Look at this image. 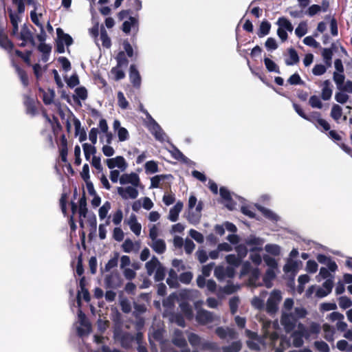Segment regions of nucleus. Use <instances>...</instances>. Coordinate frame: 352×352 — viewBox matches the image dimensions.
<instances>
[{"mask_svg": "<svg viewBox=\"0 0 352 352\" xmlns=\"http://www.w3.org/2000/svg\"><path fill=\"white\" fill-rule=\"evenodd\" d=\"M123 280L120 274L116 271L106 275L104 283L107 288L118 289L122 285Z\"/></svg>", "mask_w": 352, "mask_h": 352, "instance_id": "7ed1b4c3", "label": "nucleus"}, {"mask_svg": "<svg viewBox=\"0 0 352 352\" xmlns=\"http://www.w3.org/2000/svg\"><path fill=\"white\" fill-rule=\"evenodd\" d=\"M32 36V33L26 24H24L21 30L19 35L17 38L21 39L22 41H27V40Z\"/></svg>", "mask_w": 352, "mask_h": 352, "instance_id": "ea45409f", "label": "nucleus"}, {"mask_svg": "<svg viewBox=\"0 0 352 352\" xmlns=\"http://www.w3.org/2000/svg\"><path fill=\"white\" fill-rule=\"evenodd\" d=\"M117 190L118 195L124 199L128 198L135 199L138 196V190L133 186L118 187Z\"/></svg>", "mask_w": 352, "mask_h": 352, "instance_id": "1a4fd4ad", "label": "nucleus"}, {"mask_svg": "<svg viewBox=\"0 0 352 352\" xmlns=\"http://www.w3.org/2000/svg\"><path fill=\"white\" fill-rule=\"evenodd\" d=\"M153 250L157 254H163L166 251V243L163 239H157L153 241L151 245Z\"/></svg>", "mask_w": 352, "mask_h": 352, "instance_id": "bb28decb", "label": "nucleus"}, {"mask_svg": "<svg viewBox=\"0 0 352 352\" xmlns=\"http://www.w3.org/2000/svg\"><path fill=\"white\" fill-rule=\"evenodd\" d=\"M120 183L122 185L127 184H132L134 187H138L140 184V177L135 173H131L129 174L124 173L121 175L119 179Z\"/></svg>", "mask_w": 352, "mask_h": 352, "instance_id": "0eeeda50", "label": "nucleus"}, {"mask_svg": "<svg viewBox=\"0 0 352 352\" xmlns=\"http://www.w3.org/2000/svg\"><path fill=\"white\" fill-rule=\"evenodd\" d=\"M146 113L151 118V119L152 120V122H153V129H152L153 131H152V133L154 135L155 139L157 140H160V141H163L164 140V135L165 134H164L162 129L159 125V124L157 122H156V121L151 118V116L148 113L147 111H146Z\"/></svg>", "mask_w": 352, "mask_h": 352, "instance_id": "f3484780", "label": "nucleus"}, {"mask_svg": "<svg viewBox=\"0 0 352 352\" xmlns=\"http://www.w3.org/2000/svg\"><path fill=\"white\" fill-rule=\"evenodd\" d=\"M180 307L182 313L188 318V319H191L193 312L190 305L188 302H182L180 305Z\"/></svg>", "mask_w": 352, "mask_h": 352, "instance_id": "3c124183", "label": "nucleus"}, {"mask_svg": "<svg viewBox=\"0 0 352 352\" xmlns=\"http://www.w3.org/2000/svg\"><path fill=\"white\" fill-rule=\"evenodd\" d=\"M183 203L179 201L172 208H170L168 214V219L170 221L172 222H175L177 221L179 212L183 208Z\"/></svg>", "mask_w": 352, "mask_h": 352, "instance_id": "2eb2a0df", "label": "nucleus"}, {"mask_svg": "<svg viewBox=\"0 0 352 352\" xmlns=\"http://www.w3.org/2000/svg\"><path fill=\"white\" fill-rule=\"evenodd\" d=\"M256 207L263 214V215L267 219H269L272 221H276V222L278 221V219H279L278 216L276 214H275L274 212H273L272 210H270V209H267V208H266L262 206L258 205V204L256 205Z\"/></svg>", "mask_w": 352, "mask_h": 352, "instance_id": "6ab92c4d", "label": "nucleus"}, {"mask_svg": "<svg viewBox=\"0 0 352 352\" xmlns=\"http://www.w3.org/2000/svg\"><path fill=\"white\" fill-rule=\"evenodd\" d=\"M66 82L69 87L74 88L80 84V80L77 74H72L69 78L66 80Z\"/></svg>", "mask_w": 352, "mask_h": 352, "instance_id": "338daca9", "label": "nucleus"}, {"mask_svg": "<svg viewBox=\"0 0 352 352\" xmlns=\"http://www.w3.org/2000/svg\"><path fill=\"white\" fill-rule=\"evenodd\" d=\"M298 268V263L292 259L288 260L287 263L283 267V271L285 273L296 272Z\"/></svg>", "mask_w": 352, "mask_h": 352, "instance_id": "37998d69", "label": "nucleus"}, {"mask_svg": "<svg viewBox=\"0 0 352 352\" xmlns=\"http://www.w3.org/2000/svg\"><path fill=\"white\" fill-rule=\"evenodd\" d=\"M281 300L282 296L280 292L277 289L273 290L266 302L265 307L266 312L270 315L276 314L278 309V304Z\"/></svg>", "mask_w": 352, "mask_h": 352, "instance_id": "f03ea898", "label": "nucleus"}, {"mask_svg": "<svg viewBox=\"0 0 352 352\" xmlns=\"http://www.w3.org/2000/svg\"><path fill=\"white\" fill-rule=\"evenodd\" d=\"M307 32V25L305 22H301L295 30V34L298 38L305 36Z\"/></svg>", "mask_w": 352, "mask_h": 352, "instance_id": "de8ad7c7", "label": "nucleus"}, {"mask_svg": "<svg viewBox=\"0 0 352 352\" xmlns=\"http://www.w3.org/2000/svg\"><path fill=\"white\" fill-rule=\"evenodd\" d=\"M56 34H57V40L61 41L62 43L66 45L67 47H69L73 43L72 37L63 32V30L60 28H58L56 29Z\"/></svg>", "mask_w": 352, "mask_h": 352, "instance_id": "dca6fc26", "label": "nucleus"}, {"mask_svg": "<svg viewBox=\"0 0 352 352\" xmlns=\"http://www.w3.org/2000/svg\"><path fill=\"white\" fill-rule=\"evenodd\" d=\"M226 260L228 264L234 265L235 267L239 266L241 262V259L235 254L227 255L226 257Z\"/></svg>", "mask_w": 352, "mask_h": 352, "instance_id": "5fc2aeb1", "label": "nucleus"}, {"mask_svg": "<svg viewBox=\"0 0 352 352\" xmlns=\"http://www.w3.org/2000/svg\"><path fill=\"white\" fill-rule=\"evenodd\" d=\"M82 148L87 160H89L91 155H94L96 153V147L87 143L82 144Z\"/></svg>", "mask_w": 352, "mask_h": 352, "instance_id": "a19ab883", "label": "nucleus"}, {"mask_svg": "<svg viewBox=\"0 0 352 352\" xmlns=\"http://www.w3.org/2000/svg\"><path fill=\"white\" fill-rule=\"evenodd\" d=\"M173 178V175L170 174L168 175H159L153 177L151 179V188H160V184L162 180L165 179Z\"/></svg>", "mask_w": 352, "mask_h": 352, "instance_id": "a878e982", "label": "nucleus"}, {"mask_svg": "<svg viewBox=\"0 0 352 352\" xmlns=\"http://www.w3.org/2000/svg\"><path fill=\"white\" fill-rule=\"evenodd\" d=\"M138 25V19L133 16H129V21H125L122 23V30L124 33L129 34L131 32V27L135 26Z\"/></svg>", "mask_w": 352, "mask_h": 352, "instance_id": "c756f323", "label": "nucleus"}, {"mask_svg": "<svg viewBox=\"0 0 352 352\" xmlns=\"http://www.w3.org/2000/svg\"><path fill=\"white\" fill-rule=\"evenodd\" d=\"M117 98L119 107L122 109H127L129 107V102L125 98L124 95L122 91H118Z\"/></svg>", "mask_w": 352, "mask_h": 352, "instance_id": "4d7b16f0", "label": "nucleus"}, {"mask_svg": "<svg viewBox=\"0 0 352 352\" xmlns=\"http://www.w3.org/2000/svg\"><path fill=\"white\" fill-rule=\"evenodd\" d=\"M331 48H324L322 50V57L324 60L325 63L327 66H331V59L333 56V48H334L335 45L333 43L331 45Z\"/></svg>", "mask_w": 352, "mask_h": 352, "instance_id": "c9c22d12", "label": "nucleus"}, {"mask_svg": "<svg viewBox=\"0 0 352 352\" xmlns=\"http://www.w3.org/2000/svg\"><path fill=\"white\" fill-rule=\"evenodd\" d=\"M323 330L325 333L324 338L329 342L333 341L334 331L331 329V326L328 324H324L323 325Z\"/></svg>", "mask_w": 352, "mask_h": 352, "instance_id": "69168bd1", "label": "nucleus"}, {"mask_svg": "<svg viewBox=\"0 0 352 352\" xmlns=\"http://www.w3.org/2000/svg\"><path fill=\"white\" fill-rule=\"evenodd\" d=\"M100 39L104 47L109 48L111 46V39L103 26H102L100 28Z\"/></svg>", "mask_w": 352, "mask_h": 352, "instance_id": "58836bf2", "label": "nucleus"}, {"mask_svg": "<svg viewBox=\"0 0 352 352\" xmlns=\"http://www.w3.org/2000/svg\"><path fill=\"white\" fill-rule=\"evenodd\" d=\"M166 276V268L161 264L157 269L155 270L154 276L155 280L156 282L162 281Z\"/></svg>", "mask_w": 352, "mask_h": 352, "instance_id": "79ce46f5", "label": "nucleus"}, {"mask_svg": "<svg viewBox=\"0 0 352 352\" xmlns=\"http://www.w3.org/2000/svg\"><path fill=\"white\" fill-rule=\"evenodd\" d=\"M196 320L201 324H206L212 322L213 318L211 312L205 309H200L197 312Z\"/></svg>", "mask_w": 352, "mask_h": 352, "instance_id": "f8f14e48", "label": "nucleus"}, {"mask_svg": "<svg viewBox=\"0 0 352 352\" xmlns=\"http://www.w3.org/2000/svg\"><path fill=\"white\" fill-rule=\"evenodd\" d=\"M118 253H116L115 256L111 258L104 266V270L106 272L110 271L111 269L116 267L118 265Z\"/></svg>", "mask_w": 352, "mask_h": 352, "instance_id": "680f3d73", "label": "nucleus"}, {"mask_svg": "<svg viewBox=\"0 0 352 352\" xmlns=\"http://www.w3.org/2000/svg\"><path fill=\"white\" fill-rule=\"evenodd\" d=\"M14 54L18 57L22 58L26 65H28V66L31 65L30 57L32 55V51L26 50L25 52H23L19 50H15Z\"/></svg>", "mask_w": 352, "mask_h": 352, "instance_id": "f704fd0d", "label": "nucleus"}, {"mask_svg": "<svg viewBox=\"0 0 352 352\" xmlns=\"http://www.w3.org/2000/svg\"><path fill=\"white\" fill-rule=\"evenodd\" d=\"M169 277L166 279V283L169 285L170 287L176 288L178 287L177 282V275L175 271L173 269H170L168 272Z\"/></svg>", "mask_w": 352, "mask_h": 352, "instance_id": "7c9ffc66", "label": "nucleus"}, {"mask_svg": "<svg viewBox=\"0 0 352 352\" xmlns=\"http://www.w3.org/2000/svg\"><path fill=\"white\" fill-rule=\"evenodd\" d=\"M320 119L321 115L319 112L317 111L311 112L309 115H307L305 118V120H308L316 125Z\"/></svg>", "mask_w": 352, "mask_h": 352, "instance_id": "0e129e2a", "label": "nucleus"}, {"mask_svg": "<svg viewBox=\"0 0 352 352\" xmlns=\"http://www.w3.org/2000/svg\"><path fill=\"white\" fill-rule=\"evenodd\" d=\"M287 83L291 85H305V82L301 79L300 75L298 73L292 74L287 80Z\"/></svg>", "mask_w": 352, "mask_h": 352, "instance_id": "c03bdc74", "label": "nucleus"}, {"mask_svg": "<svg viewBox=\"0 0 352 352\" xmlns=\"http://www.w3.org/2000/svg\"><path fill=\"white\" fill-rule=\"evenodd\" d=\"M314 346L320 352H329V345L324 341H316Z\"/></svg>", "mask_w": 352, "mask_h": 352, "instance_id": "774afa93", "label": "nucleus"}, {"mask_svg": "<svg viewBox=\"0 0 352 352\" xmlns=\"http://www.w3.org/2000/svg\"><path fill=\"white\" fill-rule=\"evenodd\" d=\"M331 86V82L329 80H326L323 82L321 97L324 100H329L332 96L333 91Z\"/></svg>", "mask_w": 352, "mask_h": 352, "instance_id": "5701e85b", "label": "nucleus"}, {"mask_svg": "<svg viewBox=\"0 0 352 352\" xmlns=\"http://www.w3.org/2000/svg\"><path fill=\"white\" fill-rule=\"evenodd\" d=\"M280 322L285 331L289 333L296 327V318L292 314L283 313L280 318Z\"/></svg>", "mask_w": 352, "mask_h": 352, "instance_id": "39448f33", "label": "nucleus"}, {"mask_svg": "<svg viewBox=\"0 0 352 352\" xmlns=\"http://www.w3.org/2000/svg\"><path fill=\"white\" fill-rule=\"evenodd\" d=\"M192 277L193 275L191 272H186L180 274L179 280L184 284H189L191 282Z\"/></svg>", "mask_w": 352, "mask_h": 352, "instance_id": "e2e57ef3", "label": "nucleus"}, {"mask_svg": "<svg viewBox=\"0 0 352 352\" xmlns=\"http://www.w3.org/2000/svg\"><path fill=\"white\" fill-rule=\"evenodd\" d=\"M117 338L119 339L122 347L125 349H131L135 341L134 336L129 332H122L117 336Z\"/></svg>", "mask_w": 352, "mask_h": 352, "instance_id": "9d476101", "label": "nucleus"}, {"mask_svg": "<svg viewBox=\"0 0 352 352\" xmlns=\"http://www.w3.org/2000/svg\"><path fill=\"white\" fill-rule=\"evenodd\" d=\"M276 274L273 270H267L265 276L263 278V280L265 285L267 288H270L272 286V280L275 278Z\"/></svg>", "mask_w": 352, "mask_h": 352, "instance_id": "4c0bfd02", "label": "nucleus"}, {"mask_svg": "<svg viewBox=\"0 0 352 352\" xmlns=\"http://www.w3.org/2000/svg\"><path fill=\"white\" fill-rule=\"evenodd\" d=\"M120 67H118L116 66L113 67L111 70V74L114 76L115 80H120L125 77V73L124 71L120 69Z\"/></svg>", "mask_w": 352, "mask_h": 352, "instance_id": "052dcab7", "label": "nucleus"}, {"mask_svg": "<svg viewBox=\"0 0 352 352\" xmlns=\"http://www.w3.org/2000/svg\"><path fill=\"white\" fill-rule=\"evenodd\" d=\"M40 92L43 93V101L45 104L49 105L52 103L55 93L54 90L50 89L49 92H46L43 88L38 89Z\"/></svg>", "mask_w": 352, "mask_h": 352, "instance_id": "cd10ccee", "label": "nucleus"}, {"mask_svg": "<svg viewBox=\"0 0 352 352\" xmlns=\"http://www.w3.org/2000/svg\"><path fill=\"white\" fill-rule=\"evenodd\" d=\"M271 27V23L268 21L263 20V21H261L259 25V28L256 32L259 38H263L265 36L267 35L270 32Z\"/></svg>", "mask_w": 352, "mask_h": 352, "instance_id": "4be33fe9", "label": "nucleus"}, {"mask_svg": "<svg viewBox=\"0 0 352 352\" xmlns=\"http://www.w3.org/2000/svg\"><path fill=\"white\" fill-rule=\"evenodd\" d=\"M239 303V298L238 296H234L229 300V307L232 314H234L238 309Z\"/></svg>", "mask_w": 352, "mask_h": 352, "instance_id": "13d9d810", "label": "nucleus"}, {"mask_svg": "<svg viewBox=\"0 0 352 352\" xmlns=\"http://www.w3.org/2000/svg\"><path fill=\"white\" fill-rule=\"evenodd\" d=\"M116 60L118 67H126L129 64V60L124 51H120L118 53Z\"/></svg>", "mask_w": 352, "mask_h": 352, "instance_id": "e433bc0d", "label": "nucleus"}, {"mask_svg": "<svg viewBox=\"0 0 352 352\" xmlns=\"http://www.w3.org/2000/svg\"><path fill=\"white\" fill-rule=\"evenodd\" d=\"M333 78L336 82L338 89L341 88V86L344 82L345 76L342 73H338L337 72H333Z\"/></svg>", "mask_w": 352, "mask_h": 352, "instance_id": "6e6d98bb", "label": "nucleus"}, {"mask_svg": "<svg viewBox=\"0 0 352 352\" xmlns=\"http://www.w3.org/2000/svg\"><path fill=\"white\" fill-rule=\"evenodd\" d=\"M245 243L247 245L258 246L262 245L263 240L258 237L255 236L254 235H250L245 239Z\"/></svg>", "mask_w": 352, "mask_h": 352, "instance_id": "09e8293b", "label": "nucleus"}, {"mask_svg": "<svg viewBox=\"0 0 352 352\" xmlns=\"http://www.w3.org/2000/svg\"><path fill=\"white\" fill-rule=\"evenodd\" d=\"M16 72L23 85L26 87L29 85V78L27 72L19 65L15 66Z\"/></svg>", "mask_w": 352, "mask_h": 352, "instance_id": "c85d7f7f", "label": "nucleus"}, {"mask_svg": "<svg viewBox=\"0 0 352 352\" xmlns=\"http://www.w3.org/2000/svg\"><path fill=\"white\" fill-rule=\"evenodd\" d=\"M129 79L133 86L140 88L141 85V76L135 65H131L129 68Z\"/></svg>", "mask_w": 352, "mask_h": 352, "instance_id": "9b49d317", "label": "nucleus"}, {"mask_svg": "<svg viewBox=\"0 0 352 352\" xmlns=\"http://www.w3.org/2000/svg\"><path fill=\"white\" fill-rule=\"evenodd\" d=\"M172 157L181 162H186L187 157L175 146H173V150L170 151Z\"/></svg>", "mask_w": 352, "mask_h": 352, "instance_id": "a18cd8bd", "label": "nucleus"}, {"mask_svg": "<svg viewBox=\"0 0 352 352\" xmlns=\"http://www.w3.org/2000/svg\"><path fill=\"white\" fill-rule=\"evenodd\" d=\"M160 265L161 263L159 261L158 258L155 256H153L145 265L148 275L151 276Z\"/></svg>", "mask_w": 352, "mask_h": 352, "instance_id": "a211bd4d", "label": "nucleus"}, {"mask_svg": "<svg viewBox=\"0 0 352 352\" xmlns=\"http://www.w3.org/2000/svg\"><path fill=\"white\" fill-rule=\"evenodd\" d=\"M145 170L146 173H155L158 172L157 163L153 160L148 161L145 164Z\"/></svg>", "mask_w": 352, "mask_h": 352, "instance_id": "8fccbe9b", "label": "nucleus"}, {"mask_svg": "<svg viewBox=\"0 0 352 352\" xmlns=\"http://www.w3.org/2000/svg\"><path fill=\"white\" fill-rule=\"evenodd\" d=\"M264 63L268 72H276L277 74L280 73L278 66L270 58L265 57L264 58Z\"/></svg>", "mask_w": 352, "mask_h": 352, "instance_id": "72a5a7b5", "label": "nucleus"}, {"mask_svg": "<svg viewBox=\"0 0 352 352\" xmlns=\"http://www.w3.org/2000/svg\"><path fill=\"white\" fill-rule=\"evenodd\" d=\"M203 209V203L201 201H199L197 206H196V208H195V213L194 212H189V214H188V219H189V221H191V222H198L200 220V218H201V212Z\"/></svg>", "mask_w": 352, "mask_h": 352, "instance_id": "393cba45", "label": "nucleus"}, {"mask_svg": "<svg viewBox=\"0 0 352 352\" xmlns=\"http://www.w3.org/2000/svg\"><path fill=\"white\" fill-rule=\"evenodd\" d=\"M78 318H79L80 324L86 328V330L81 327L78 328V329H77L78 333L79 336H82L85 335L86 333H89L90 331L91 324L87 320L86 315L82 311H79Z\"/></svg>", "mask_w": 352, "mask_h": 352, "instance_id": "ddd939ff", "label": "nucleus"}, {"mask_svg": "<svg viewBox=\"0 0 352 352\" xmlns=\"http://www.w3.org/2000/svg\"><path fill=\"white\" fill-rule=\"evenodd\" d=\"M87 223L90 227V236L91 233H95L96 232L97 228V220L94 214H92L91 216L88 217Z\"/></svg>", "mask_w": 352, "mask_h": 352, "instance_id": "bf43d9fd", "label": "nucleus"}, {"mask_svg": "<svg viewBox=\"0 0 352 352\" xmlns=\"http://www.w3.org/2000/svg\"><path fill=\"white\" fill-rule=\"evenodd\" d=\"M287 51L289 54V58L285 59V64L288 66H290L299 63L300 59L296 50L293 47H290Z\"/></svg>", "mask_w": 352, "mask_h": 352, "instance_id": "aec40b11", "label": "nucleus"}, {"mask_svg": "<svg viewBox=\"0 0 352 352\" xmlns=\"http://www.w3.org/2000/svg\"><path fill=\"white\" fill-rule=\"evenodd\" d=\"M76 95L73 96L74 100L78 104H81L80 99L85 100L87 98V90L85 87H77L75 89Z\"/></svg>", "mask_w": 352, "mask_h": 352, "instance_id": "412c9836", "label": "nucleus"}, {"mask_svg": "<svg viewBox=\"0 0 352 352\" xmlns=\"http://www.w3.org/2000/svg\"><path fill=\"white\" fill-rule=\"evenodd\" d=\"M87 212L88 209L87 208V198L85 196V192L83 190L82 195L79 200L78 213L80 217L85 218L87 217Z\"/></svg>", "mask_w": 352, "mask_h": 352, "instance_id": "b1692460", "label": "nucleus"}, {"mask_svg": "<svg viewBox=\"0 0 352 352\" xmlns=\"http://www.w3.org/2000/svg\"><path fill=\"white\" fill-rule=\"evenodd\" d=\"M174 345L182 348L187 346V342L184 336L183 332L179 329H175L172 338Z\"/></svg>", "mask_w": 352, "mask_h": 352, "instance_id": "4468645a", "label": "nucleus"}, {"mask_svg": "<svg viewBox=\"0 0 352 352\" xmlns=\"http://www.w3.org/2000/svg\"><path fill=\"white\" fill-rule=\"evenodd\" d=\"M342 109L338 104H333L331 111V116L333 120L338 121L342 116Z\"/></svg>", "mask_w": 352, "mask_h": 352, "instance_id": "49530a36", "label": "nucleus"}, {"mask_svg": "<svg viewBox=\"0 0 352 352\" xmlns=\"http://www.w3.org/2000/svg\"><path fill=\"white\" fill-rule=\"evenodd\" d=\"M239 287L238 285H234L232 283H228L223 287L220 288V291L226 294H232L236 292L239 289Z\"/></svg>", "mask_w": 352, "mask_h": 352, "instance_id": "864d4df0", "label": "nucleus"}, {"mask_svg": "<svg viewBox=\"0 0 352 352\" xmlns=\"http://www.w3.org/2000/svg\"><path fill=\"white\" fill-rule=\"evenodd\" d=\"M278 26L277 30V35L281 40L285 42L288 38V34L287 32H292L294 26L291 21L285 16L279 17L276 23Z\"/></svg>", "mask_w": 352, "mask_h": 352, "instance_id": "f257e3e1", "label": "nucleus"}, {"mask_svg": "<svg viewBox=\"0 0 352 352\" xmlns=\"http://www.w3.org/2000/svg\"><path fill=\"white\" fill-rule=\"evenodd\" d=\"M242 348L241 341H234L229 346L222 347L223 352H239Z\"/></svg>", "mask_w": 352, "mask_h": 352, "instance_id": "473e14b6", "label": "nucleus"}, {"mask_svg": "<svg viewBox=\"0 0 352 352\" xmlns=\"http://www.w3.org/2000/svg\"><path fill=\"white\" fill-rule=\"evenodd\" d=\"M107 165L110 169L118 167L122 171L127 167V164L122 156H117L114 158L107 159Z\"/></svg>", "mask_w": 352, "mask_h": 352, "instance_id": "6e6552de", "label": "nucleus"}, {"mask_svg": "<svg viewBox=\"0 0 352 352\" xmlns=\"http://www.w3.org/2000/svg\"><path fill=\"white\" fill-rule=\"evenodd\" d=\"M74 126L76 135H79V141L80 142L85 141L87 140L86 131L83 128L80 129V122L78 119L74 121Z\"/></svg>", "mask_w": 352, "mask_h": 352, "instance_id": "2f4dec72", "label": "nucleus"}, {"mask_svg": "<svg viewBox=\"0 0 352 352\" xmlns=\"http://www.w3.org/2000/svg\"><path fill=\"white\" fill-rule=\"evenodd\" d=\"M111 209V204L109 201H106L104 204L100 208L98 211L99 217L100 219H104L109 210Z\"/></svg>", "mask_w": 352, "mask_h": 352, "instance_id": "603ef678", "label": "nucleus"}, {"mask_svg": "<svg viewBox=\"0 0 352 352\" xmlns=\"http://www.w3.org/2000/svg\"><path fill=\"white\" fill-rule=\"evenodd\" d=\"M36 103L40 104L38 101H36L30 96L28 95L23 96V104L25 107L27 114L34 116L38 113Z\"/></svg>", "mask_w": 352, "mask_h": 352, "instance_id": "423d86ee", "label": "nucleus"}, {"mask_svg": "<svg viewBox=\"0 0 352 352\" xmlns=\"http://www.w3.org/2000/svg\"><path fill=\"white\" fill-rule=\"evenodd\" d=\"M14 47L13 42L8 38L6 32V27L0 23V47L8 52H11Z\"/></svg>", "mask_w": 352, "mask_h": 352, "instance_id": "20e7f679", "label": "nucleus"}]
</instances>
